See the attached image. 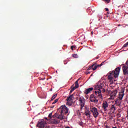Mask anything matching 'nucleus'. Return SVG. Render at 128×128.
Here are the masks:
<instances>
[{
	"label": "nucleus",
	"instance_id": "1",
	"mask_svg": "<svg viewBox=\"0 0 128 128\" xmlns=\"http://www.w3.org/2000/svg\"><path fill=\"white\" fill-rule=\"evenodd\" d=\"M86 102L84 98H81L80 104H81V110H84L85 112V116H90V112L88 110L86 111V106H84V104Z\"/></svg>",
	"mask_w": 128,
	"mask_h": 128
},
{
	"label": "nucleus",
	"instance_id": "2",
	"mask_svg": "<svg viewBox=\"0 0 128 128\" xmlns=\"http://www.w3.org/2000/svg\"><path fill=\"white\" fill-rule=\"evenodd\" d=\"M59 112L61 114H66L68 112V108L66 105H63L59 108Z\"/></svg>",
	"mask_w": 128,
	"mask_h": 128
},
{
	"label": "nucleus",
	"instance_id": "3",
	"mask_svg": "<svg viewBox=\"0 0 128 128\" xmlns=\"http://www.w3.org/2000/svg\"><path fill=\"white\" fill-rule=\"evenodd\" d=\"M102 92H106V90L102 88H99L98 90H96L95 91V94L98 96L99 98H100V100H102Z\"/></svg>",
	"mask_w": 128,
	"mask_h": 128
},
{
	"label": "nucleus",
	"instance_id": "4",
	"mask_svg": "<svg viewBox=\"0 0 128 128\" xmlns=\"http://www.w3.org/2000/svg\"><path fill=\"white\" fill-rule=\"evenodd\" d=\"M90 112H92L94 118H98V108L94 106H90Z\"/></svg>",
	"mask_w": 128,
	"mask_h": 128
},
{
	"label": "nucleus",
	"instance_id": "5",
	"mask_svg": "<svg viewBox=\"0 0 128 128\" xmlns=\"http://www.w3.org/2000/svg\"><path fill=\"white\" fill-rule=\"evenodd\" d=\"M80 80V78L74 84H73L70 88L71 90H70V94H72V92H74V90H76V88H78L79 85H78V80Z\"/></svg>",
	"mask_w": 128,
	"mask_h": 128
},
{
	"label": "nucleus",
	"instance_id": "6",
	"mask_svg": "<svg viewBox=\"0 0 128 128\" xmlns=\"http://www.w3.org/2000/svg\"><path fill=\"white\" fill-rule=\"evenodd\" d=\"M120 68L118 67L115 69L114 72L112 71L111 74L114 76V78H118L120 74Z\"/></svg>",
	"mask_w": 128,
	"mask_h": 128
},
{
	"label": "nucleus",
	"instance_id": "7",
	"mask_svg": "<svg viewBox=\"0 0 128 128\" xmlns=\"http://www.w3.org/2000/svg\"><path fill=\"white\" fill-rule=\"evenodd\" d=\"M116 94H118V90H115L112 92L110 95V98L109 100H114L116 98Z\"/></svg>",
	"mask_w": 128,
	"mask_h": 128
},
{
	"label": "nucleus",
	"instance_id": "8",
	"mask_svg": "<svg viewBox=\"0 0 128 128\" xmlns=\"http://www.w3.org/2000/svg\"><path fill=\"white\" fill-rule=\"evenodd\" d=\"M124 96V89L122 88L121 90L119 92L118 98L120 100H122Z\"/></svg>",
	"mask_w": 128,
	"mask_h": 128
},
{
	"label": "nucleus",
	"instance_id": "9",
	"mask_svg": "<svg viewBox=\"0 0 128 128\" xmlns=\"http://www.w3.org/2000/svg\"><path fill=\"white\" fill-rule=\"evenodd\" d=\"M104 86V84L102 82H98L97 84L95 86V88L96 90H98L99 88H102Z\"/></svg>",
	"mask_w": 128,
	"mask_h": 128
},
{
	"label": "nucleus",
	"instance_id": "10",
	"mask_svg": "<svg viewBox=\"0 0 128 128\" xmlns=\"http://www.w3.org/2000/svg\"><path fill=\"white\" fill-rule=\"evenodd\" d=\"M46 122H44V121H42L41 122H39V124H38L37 126L38 128H44V126H46Z\"/></svg>",
	"mask_w": 128,
	"mask_h": 128
},
{
	"label": "nucleus",
	"instance_id": "11",
	"mask_svg": "<svg viewBox=\"0 0 128 128\" xmlns=\"http://www.w3.org/2000/svg\"><path fill=\"white\" fill-rule=\"evenodd\" d=\"M102 108H104V110H107L108 108V104L107 102H104L102 104Z\"/></svg>",
	"mask_w": 128,
	"mask_h": 128
},
{
	"label": "nucleus",
	"instance_id": "12",
	"mask_svg": "<svg viewBox=\"0 0 128 128\" xmlns=\"http://www.w3.org/2000/svg\"><path fill=\"white\" fill-rule=\"evenodd\" d=\"M112 74L110 73V74L108 76V80L110 82V84H112L114 82V76Z\"/></svg>",
	"mask_w": 128,
	"mask_h": 128
},
{
	"label": "nucleus",
	"instance_id": "13",
	"mask_svg": "<svg viewBox=\"0 0 128 128\" xmlns=\"http://www.w3.org/2000/svg\"><path fill=\"white\" fill-rule=\"evenodd\" d=\"M122 70L124 74H128V67L126 66H123Z\"/></svg>",
	"mask_w": 128,
	"mask_h": 128
},
{
	"label": "nucleus",
	"instance_id": "14",
	"mask_svg": "<svg viewBox=\"0 0 128 128\" xmlns=\"http://www.w3.org/2000/svg\"><path fill=\"white\" fill-rule=\"evenodd\" d=\"M122 100H120V98H116L115 100V104L116 106H120V104H122Z\"/></svg>",
	"mask_w": 128,
	"mask_h": 128
},
{
	"label": "nucleus",
	"instance_id": "15",
	"mask_svg": "<svg viewBox=\"0 0 128 128\" xmlns=\"http://www.w3.org/2000/svg\"><path fill=\"white\" fill-rule=\"evenodd\" d=\"M93 90H94V88H92L86 89L85 90L84 94H90V92H92Z\"/></svg>",
	"mask_w": 128,
	"mask_h": 128
},
{
	"label": "nucleus",
	"instance_id": "16",
	"mask_svg": "<svg viewBox=\"0 0 128 128\" xmlns=\"http://www.w3.org/2000/svg\"><path fill=\"white\" fill-rule=\"evenodd\" d=\"M60 123V121L56 119H54L52 121V124H58Z\"/></svg>",
	"mask_w": 128,
	"mask_h": 128
},
{
	"label": "nucleus",
	"instance_id": "17",
	"mask_svg": "<svg viewBox=\"0 0 128 128\" xmlns=\"http://www.w3.org/2000/svg\"><path fill=\"white\" fill-rule=\"evenodd\" d=\"M72 98H74V94H71L67 98L66 100H67V102H70L72 100Z\"/></svg>",
	"mask_w": 128,
	"mask_h": 128
},
{
	"label": "nucleus",
	"instance_id": "18",
	"mask_svg": "<svg viewBox=\"0 0 128 128\" xmlns=\"http://www.w3.org/2000/svg\"><path fill=\"white\" fill-rule=\"evenodd\" d=\"M92 102H98V100L96 98V97L95 96L94 98L90 100Z\"/></svg>",
	"mask_w": 128,
	"mask_h": 128
},
{
	"label": "nucleus",
	"instance_id": "19",
	"mask_svg": "<svg viewBox=\"0 0 128 128\" xmlns=\"http://www.w3.org/2000/svg\"><path fill=\"white\" fill-rule=\"evenodd\" d=\"M111 110H113V112H114V110H116V105L115 104H112L111 107Z\"/></svg>",
	"mask_w": 128,
	"mask_h": 128
},
{
	"label": "nucleus",
	"instance_id": "20",
	"mask_svg": "<svg viewBox=\"0 0 128 128\" xmlns=\"http://www.w3.org/2000/svg\"><path fill=\"white\" fill-rule=\"evenodd\" d=\"M92 70H96L97 67H96V63L94 64H92Z\"/></svg>",
	"mask_w": 128,
	"mask_h": 128
},
{
	"label": "nucleus",
	"instance_id": "21",
	"mask_svg": "<svg viewBox=\"0 0 128 128\" xmlns=\"http://www.w3.org/2000/svg\"><path fill=\"white\" fill-rule=\"evenodd\" d=\"M58 96V94H54L52 96V98H51V100H54V98H56V96Z\"/></svg>",
	"mask_w": 128,
	"mask_h": 128
},
{
	"label": "nucleus",
	"instance_id": "22",
	"mask_svg": "<svg viewBox=\"0 0 128 128\" xmlns=\"http://www.w3.org/2000/svg\"><path fill=\"white\" fill-rule=\"evenodd\" d=\"M58 118H60L61 120H64V116H62V114H61V115H59Z\"/></svg>",
	"mask_w": 128,
	"mask_h": 128
},
{
	"label": "nucleus",
	"instance_id": "23",
	"mask_svg": "<svg viewBox=\"0 0 128 128\" xmlns=\"http://www.w3.org/2000/svg\"><path fill=\"white\" fill-rule=\"evenodd\" d=\"M72 56H73V58H78V56L76 54H73L72 55Z\"/></svg>",
	"mask_w": 128,
	"mask_h": 128
},
{
	"label": "nucleus",
	"instance_id": "24",
	"mask_svg": "<svg viewBox=\"0 0 128 128\" xmlns=\"http://www.w3.org/2000/svg\"><path fill=\"white\" fill-rule=\"evenodd\" d=\"M96 96H94V94H91L90 96V100H92Z\"/></svg>",
	"mask_w": 128,
	"mask_h": 128
},
{
	"label": "nucleus",
	"instance_id": "25",
	"mask_svg": "<svg viewBox=\"0 0 128 128\" xmlns=\"http://www.w3.org/2000/svg\"><path fill=\"white\" fill-rule=\"evenodd\" d=\"M58 102V99H56L52 103V104H56Z\"/></svg>",
	"mask_w": 128,
	"mask_h": 128
},
{
	"label": "nucleus",
	"instance_id": "26",
	"mask_svg": "<svg viewBox=\"0 0 128 128\" xmlns=\"http://www.w3.org/2000/svg\"><path fill=\"white\" fill-rule=\"evenodd\" d=\"M77 114H78V116H79V118H80V111L78 110L77 112Z\"/></svg>",
	"mask_w": 128,
	"mask_h": 128
},
{
	"label": "nucleus",
	"instance_id": "27",
	"mask_svg": "<svg viewBox=\"0 0 128 128\" xmlns=\"http://www.w3.org/2000/svg\"><path fill=\"white\" fill-rule=\"evenodd\" d=\"M104 62H102L101 64H98H98H96V68H100V66H102Z\"/></svg>",
	"mask_w": 128,
	"mask_h": 128
},
{
	"label": "nucleus",
	"instance_id": "28",
	"mask_svg": "<svg viewBox=\"0 0 128 128\" xmlns=\"http://www.w3.org/2000/svg\"><path fill=\"white\" fill-rule=\"evenodd\" d=\"M66 104L68 106H71L72 105V103L70 102V101H68L66 102Z\"/></svg>",
	"mask_w": 128,
	"mask_h": 128
},
{
	"label": "nucleus",
	"instance_id": "29",
	"mask_svg": "<svg viewBox=\"0 0 128 128\" xmlns=\"http://www.w3.org/2000/svg\"><path fill=\"white\" fill-rule=\"evenodd\" d=\"M74 48H76V46H71L70 49H71L72 50H74Z\"/></svg>",
	"mask_w": 128,
	"mask_h": 128
},
{
	"label": "nucleus",
	"instance_id": "30",
	"mask_svg": "<svg viewBox=\"0 0 128 128\" xmlns=\"http://www.w3.org/2000/svg\"><path fill=\"white\" fill-rule=\"evenodd\" d=\"M52 113L50 112V113L49 115H48V118H52Z\"/></svg>",
	"mask_w": 128,
	"mask_h": 128
},
{
	"label": "nucleus",
	"instance_id": "31",
	"mask_svg": "<svg viewBox=\"0 0 128 128\" xmlns=\"http://www.w3.org/2000/svg\"><path fill=\"white\" fill-rule=\"evenodd\" d=\"M104 2H106V4L110 3V0H104Z\"/></svg>",
	"mask_w": 128,
	"mask_h": 128
},
{
	"label": "nucleus",
	"instance_id": "32",
	"mask_svg": "<svg viewBox=\"0 0 128 128\" xmlns=\"http://www.w3.org/2000/svg\"><path fill=\"white\" fill-rule=\"evenodd\" d=\"M88 70H92V66H90V67H89V68H88Z\"/></svg>",
	"mask_w": 128,
	"mask_h": 128
},
{
	"label": "nucleus",
	"instance_id": "33",
	"mask_svg": "<svg viewBox=\"0 0 128 128\" xmlns=\"http://www.w3.org/2000/svg\"><path fill=\"white\" fill-rule=\"evenodd\" d=\"M126 46H128V44L126 43V44H124L123 46L124 48H126Z\"/></svg>",
	"mask_w": 128,
	"mask_h": 128
},
{
	"label": "nucleus",
	"instance_id": "34",
	"mask_svg": "<svg viewBox=\"0 0 128 128\" xmlns=\"http://www.w3.org/2000/svg\"><path fill=\"white\" fill-rule=\"evenodd\" d=\"M110 128V126H105V128Z\"/></svg>",
	"mask_w": 128,
	"mask_h": 128
},
{
	"label": "nucleus",
	"instance_id": "35",
	"mask_svg": "<svg viewBox=\"0 0 128 128\" xmlns=\"http://www.w3.org/2000/svg\"><path fill=\"white\" fill-rule=\"evenodd\" d=\"M105 10H106V12H108V8H105Z\"/></svg>",
	"mask_w": 128,
	"mask_h": 128
},
{
	"label": "nucleus",
	"instance_id": "36",
	"mask_svg": "<svg viewBox=\"0 0 128 128\" xmlns=\"http://www.w3.org/2000/svg\"><path fill=\"white\" fill-rule=\"evenodd\" d=\"M90 74V72H86V74Z\"/></svg>",
	"mask_w": 128,
	"mask_h": 128
},
{
	"label": "nucleus",
	"instance_id": "37",
	"mask_svg": "<svg viewBox=\"0 0 128 128\" xmlns=\"http://www.w3.org/2000/svg\"><path fill=\"white\" fill-rule=\"evenodd\" d=\"M79 102H80V98H79Z\"/></svg>",
	"mask_w": 128,
	"mask_h": 128
},
{
	"label": "nucleus",
	"instance_id": "38",
	"mask_svg": "<svg viewBox=\"0 0 128 128\" xmlns=\"http://www.w3.org/2000/svg\"><path fill=\"white\" fill-rule=\"evenodd\" d=\"M92 34H94V32H91Z\"/></svg>",
	"mask_w": 128,
	"mask_h": 128
},
{
	"label": "nucleus",
	"instance_id": "39",
	"mask_svg": "<svg viewBox=\"0 0 128 128\" xmlns=\"http://www.w3.org/2000/svg\"><path fill=\"white\" fill-rule=\"evenodd\" d=\"M79 125L80 126V122H79Z\"/></svg>",
	"mask_w": 128,
	"mask_h": 128
},
{
	"label": "nucleus",
	"instance_id": "40",
	"mask_svg": "<svg viewBox=\"0 0 128 128\" xmlns=\"http://www.w3.org/2000/svg\"><path fill=\"white\" fill-rule=\"evenodd\" d=\"M126 44H127V45L128 46V42Z\"/></svg>",
	"mask_w": 128,
	"mask_h": 128
},
{
	"label": "nucleus",
	"instance_id": "41",
	"mask_svg": "<svg viewBox=\"0 0 128 128\" xmlns=\"http://www.w3.org/2000/svg\"><path fill=\"white\" fill-rule=\"evenodd\" d=\"M46 118V120H48V118Z\"/></svg>",
	"mask_w": 128,
	"mask_h": 128
},
{
	"label": "nucleus",
	"instance_id": "42",
	"mask_svg": "<svg viewBox=\"0 0 128 128\" xmlns=\"http://www.w3.org/2000/svg\"><path fill=\"white\" fill-rule=\"evenodd\" d=\"M56 72H58V71H56Z\"/></svg>",
	"mask_w": 128,
	"mask_h": 128
},
{
	"label": "nucleus",
	"instance_id": "43",
	"mask_svg": "<svg viewBox=\"0 0 128 128\" xmlns=\"http://www.w3.org/2000/svg\"><path fill=\"white\" fill-rule=\"evenodd\" d=\"M54 106H53L52 108H54Z\"/></svg>",
	"mask_w": 128,
	"mask_h": 128
}]
</instances>
